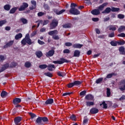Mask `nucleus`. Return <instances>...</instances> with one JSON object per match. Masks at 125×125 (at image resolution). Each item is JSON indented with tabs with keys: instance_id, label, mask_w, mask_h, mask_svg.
I'll use <instances>...</instances> for the list:
<instances>
[{
	"instance_id": "37",
	"label": "nucleus",
	"mask_w": 125,
	"mask_h": 125,
	"mask_svg": "<svg viewBox=\"0 0 125 125\" xmlns=\"http://www.w3.org/2000/svg\"><path fill=\"white\" fill-rule=\"evenodd\" d=\"M88 123V118H87V116H85L83 118V125H85Z\"/></svg>"
},
{
	"instance_id": "1",
	"label": "nucleus",
	"mask_w": 125,
	"mask_h": 125,
	"mask_svg": "<svg viewBox=\"0 0 125 125\" xmlns=\"http://www.w3.org/2000/svg\"><path fill=\"white\" fill-rule=\"evenodd\" d=\"M48 122L49 120L46 117H38L35 121V124L37 125H46Z\"/></svg>"
},
{
	"instance_id": "54",
	"label": "nucleus",
	"mask_w": 125,
	"mask_h": 125,
	"mask_svg": "<svg viewBox=\"0 0 125 125\" xmlns=\"http://www.w3.org/2000/svg\"><path fill=\"white\" fill-rule=\"evenodd\" d=\"M5 60V58H4V56L0 55V62H3Z\"/></svg>"
},
{
	"instance_id": "64",
	"label": "nucleus",
	"mask_w": 125,
	"mask_h": 125,
	"mask_svg": "<svg viewBox=\"0 0 125 125\" xmlns=\"http://www.w3.org/2000/svg\"><path fill=\"white\" fill-rule=\"evenodd\" d=\"M63 53H70V50H69L68 49H65L63 51Z\"/></svg>"
},
{
	"instance_id": "48",
	"label": "nucleus",
	"mask_w": 125,
	"mask_h": 125,
	"mask_svg": "<svg viewBox=\"0 0 125 125\" xmlns=\"http://www.w3.org/2000/svg\"><path fill=\"white\" fill-rule=\"evenodd\" d=\"M39 68L40 69H46V68H47V65L46 64H41L39 65Z\"/></svg>"
},
{
	"instance_id": "8",
	"label": "nucleus",
	"mask_w": 125,
	"mask_h": 125,
	"mask_svg": "<svg viewBox=\"0 0 125 125\" xmlns=\"http://www.w3.org/2000/svg\"><path fill=\"white\" fill-rule=\"evenodd\" d=\"M21 121H22V117L20 116H17L14 119V122L15 125H21V123H20Z\"/></svg>"
},
{
	"instance_id": "31",
	"label": "nucleus",
	"mask_w": 125,
	"mask_h": 125,
	"mask_svg": "<svg viewBox=\"0 0 125 125\" xmlns=\"http://www.w3.org/2000/svg\"><path fill=\"white\" fill-rule=\"evenodd\" d=\"M103 105L104 109H108V105L105 101H103L102 104H100V106H102Z\"/></svg>"
},
{
	"instance_id": "36",
	"label": "nucleus",
	"mask_w": 125,
	"mask_h": 125,
	"mask_svg": "<svg viewBox=\"0 0 125 125\" xmlns=\"http://www.w3.org/2000/svg\"><path fill=\"white\" fill-rule=\"evenodd\" d=\"M20 21L23 23V24H28V20L24 18H21L20 19Z\"/></svg>"
},
{
	"instance_id": "46",
	"label": "nucleus",
	"mask_w": 125,
	"mask_h": 125,
	"mask_svg": "<svg viewBox=\"0 0 125 125\" xmlns=\"http://www.w3.org/2000/svg\"><path fill=\"white\" fill-rule=\"evenodd\" d=\"M103 81V78H100L96 81L95 83H96L98 84V83H102Z\"/></svg>"
},
{
	"instance_id": "16",
	"label": "nucleus",
	"mask_w": 125,
	"mask_h": 125,
	"mask_svg": "<svg viewBox=\"0 0 125 125\" xmlns=\"http://www.w3.org/2000/svg\"><path fill=\"white\" fill-rule=\"evenodd\" d=\"M54 100L52 98L48 99L45 102V105H51L53 104Z\"/></svg>"
},
{
	"instance_id": "5",
	"label": "nucleus",
	"mask_w": 125,
	"mask_h": 125,
	"mask_svg": "<svg viewBox=\"0 0 125 125\" xmlns=\"http://www.w3.org/2000/svg\"><path fill=\"white\" fill-rule=\"evenodd\" d=\"M58 26V20L56 19L52 20L49 25L50 30H54L56 29Z\"/></svg>"
},
{
	"instance_id": "22",
	"label": "nucleus",
	"mask_w": 125,
	"mask_h": 125,
	"mask_svg": "<svg viewBox=\"0 0 125 125\" xmlns=\"http://www.w3.org/2000/svg\"><path fill=\"white\" fill-rule=\"evenodd\" d=\"M93 96L91 94H88L85 97V99H86V100H93Z\"/></svg>"
},
{
	"instance_id": "35",
	"label": "nucleus",
	"mask_w": 125,
	"mask_h": 125,
	"mask_svg": "<svg viewBox=\"0 0 125 125\" xmlns=\"http://www.w3.org/2000/svg\"><path fill=\"white\" fill-rule=\"evenodd\" d=\"M11 8V6L9 4H6L4 6V9L6 10L7 11H9L10 10V8Z\"/></svg>"
},
{
	"instance_id": "13",
	"label": "nucleus",
	"mask_w": 125,
	"mask_h": 125,
	"mask_svg": "<svg viewBox=\"0 0 125 125\" xmlns=\"http://www.w3.org/2000/svg\"><path fill=\"white\" fill-rule=\"evenodd\" d=\"M54 53H55V51L53 49L49 50L48 52L46 53V56L47 57H51L54 55Z\"/></svg>"
},
{
	"instance_id": "59",
	"label": "nucleus",
	"mask_w": 125,
	"mask_h": 125,
	"mask_svg": "<svg viewBox=\"0 0 125 125\" xmlns=\"http://www.w3.org/2000/svg\"><path fill=\"white\" fill-rule=\"evenodd\" d=\"M65 46H72L73 45V43L70 42H66L65 43Z\"/></svg>"
},
{
	"instance_id": "3",
	"label": "nucleus",
	"mask_w": 125,
	"mask_h": 125,
	"mask_svg": "<svg viewBox=\"0 0 125 125\" xmlns=\"http://www.w3.org/2000/svg\"><path fill=\"white\" fill-rule=\"evenodd\" d=\"M26 43L31 45L33 42H32V40L30 38V34L27 33L24 39H23L21 41V44L22 45H26Z\"/></svg>"
},
{
	"instance_id": "53",
	"label": "nucleus",
	"mask_w": 125,
	"mask_h": 125,
	"mask_svg": "<svg viewBox=\"0 0 125 125\" xmlns=\"http://www.w3.org/2000/svg\"><path fill=\"white\" fill-rule=\"evenodd\" d=\"M86 94V91L83 90L80 93V96H83L85 95Z\"/></svg>"
},
{
	"instance_id": "14",
	"label": "nucleus",
	"mask_w": 125,
	"mask_h": 125,
	"mask_svg": "<svg viewBox=\"0 0 125 125\" xmlns=\"http://www.w3.org/2000/svg\"><path fill=\"white\" fill-rule=\"evenodd\" d=\"M31 3L32 5L29 7V9H30V10H33V9H35L37 6V1H36L35 0H32L31 1Z\"/></svg>"
},
{
	"instance_id": "63",
	"label": "nucleus",
	"mask_w": 125,
	"mask_h": 125,
	"mask_svg": "<svg viewBox=\"0 0 125 125\" xmlns=\"http://www.w3.org/2000/svg\"><path fill=\"white\" fill-rule=\"evenodd\" d=\"M70 119L71 120H72V121H75V120H76V116L75 115L72 114L70 117Z\"/></svg>"
},
{
	"instance_id": "33",
	"label": "nucleus",
	"mask_w": 125,
	"mask_h": 125,
	"mask_svg": "<svg viewBox=\"0 0 125 125\" xmlns=\"http://www.w3.org/2000/svg\"><path fill=\"white\" fill-rule=\"evenodd\" d=\"M116 27H118L117 25H110L109 26V29L110 31H116L117 30V28Z\"/></svg>"
},
{
	"instance_id": "60",
	"label": "nucleus",
	"mask_w": 125,
	"mask_h": 125,
	"mask_svg": "<svg viewBox=\"0 0 125 125\" xmlns=\"http://www.w3.org/2000/svg\"><path fill=\"white\" fill-rule=\"evenodd\" d=\"M117 37H120L121 38H125V34L124 33H122L120 34H118Z\"/></svg>"
},
{
	"instance_id": "17",
	"label": "nucleus",
	"mask_w": 125,
	"mask_h": 125,
	"mask_svg": "<svg viewBox=\"0 0 125 125\" xmlns=\"http://www.w3.org/2000/svg\"><path fill=\"white\" fill-rule=\"evenodd\" d=\"M91 13L93 14V15H99V14H100V11H99L98 9H95L91 11Z\"/></svg>"
},
{
	"instance_id": "30",
	"label": "nucleus",
	"mask_w": 125,
	"mask_h": 125,
	"mask_svg": "<svg viewBox=\"0 0 125 125\" xmlns=\"http://www.w3.org/2000/svg\"><path fill=\"white\" fill-rule=\"evenodd\" d=\"M125 47L124 46H121L119 47V50L120 52H122L121 54H122V55H125Z\"/></svg>"
},
{
	"instance_id": "4",
	"label": "nucleus",
	"mask_w": 125,
	"mask_h": 125,
	"mask_svg": "<svg viewBox=\"0 0 125 125\" xmlns=\"http://www.w3.org/2000/svg\"><path fill=\"white\" fill-rule=\"evenodd\" d=\"M58 30H54L48 32V35H49V36H52V38L53 40L58 41V40H60V37H59V36L57 35H58Z\"/></svg>"
},
{
	"instance_id": "15",
	"label": "nucleus",
	"mask_w": 125,
	"mask_h": 125,
	"mask_svg": "<svg viewBox=\"0 0 125 125\" xmlns=\"http://www.w3.org/2000/svg\"><path fill=\"white\" fill-rule=\"evenodd\" d=\"M65 11H66L65 9H62V10H61V11H59V10L57 9H55L54 10V12H55V13H56V14H57V15H60L62 13H64Z\"/></svg>"
},
{
	"instance_id": "7",
	"label": "nucleus",
	"mask_w": 125,
	"mask_h": 125,
	"mask_svg": "<svg viewBox=\"0 0 125 125\" xmlns=\"http://www.w3.org/2000/svg\"><path fill=\"white\" fill-rule=\"evenodd\" d=\"M119 89L121 91H125V79L121 80V81L118 83Z\"/></svg>"
},
{
	"instance_id": "40",
	"label": "nucleus",
	"mask_w": 125,
	"mask_h": 125,
	"mask_svg": "<svg viewBox=\"0 0 125 125\" xmlns=\"http://www.w3.org/2000/svg\"><path fill=\"white\" fill-rule=\"evenodd\" d=\"M106 95L107 97H110L111 96V90L109 88L106 89Z\"/></svg>"
},
{
	"instance_id": "58",
	"label": "nucleus",
	"mask_w": 125,
	"mask_h": 125,
	"mask_svg": "<svg viewBox=\"0 0 125 125\" xmlns=\"http://www.w3.org/2000/svg\"><path fill=\"white\" fill-rule=\"evenodd\" d=\"M37 15L39 17H42V16H43V15H44V13L42 12H40L38 13Z\"/></svg>"
},
{
	"instance_id": "23",
	"label": "nucleus",
	"mask_w": 125,
	"mask_h": 125,
	"mask_svg": "<svg viewBox=\"0 0 125 125\" xmlns=\"http://www.w3.org/2000/svg\"><path fill=\"white\" fill-rule=\"evenodd\" d=\"M83 46V45L80 43H76L73 45V48H82Z\"/></svg>"
},
{
	"instance_id": "6",
	"label": "nucleus",
	"mask_w": 125,
	"mask_h": 125,
	"mask_svg": "<svg viewBox=\"0 0 125 125\" xmlns=\"http://www.w3.org/2000/svg\"><path fill=\"white\" fill-rule=\"evenodd\" d=\"M71 62V61L69 60H67L64 58H61L60 59V61H53V63L54 64H64V63H70Z\"/></svg>"
},
{
	"instance_id": "24",
	"label": "nucleus",
	"mask_w": 125,
	"mask_h": 125,
	"mask_svg": "<svg viewBox=\"0 0 125 125\" xmlns=\"http://www.w3.org/2000/svg\"><path fill=\"white\" fill-rule=\"evenodd\" d=\"M18 9V7H14L12 8L9 11L10 14H14L16 12V10Z\"/></svg>"
},
{
	"instance_id": "45",
	"label": "nucleus",
	"mask_w": 125,
	"mask_h": 125,
	"mask_svg": "<svg viewBox=\"0 0 125 125\" xmlns=\"http://www.w3.org/2000/svg\"><path fill=\"white\" fill-rule=\"evenodd\" d=\"M7 22L6 20L0 21V27H2V25H4Z\"/></svg>"
},
{
	"instance_id": "47",
	"label": "nucleus",
	"mask_w": 125,
	"mask_h": 125,
	"mask_svg": "<svg viewBox=\"0 0 125 125\" xmlns=\"http://www.w3.org/2000/svg\"><path fill=\"white\" fill-rule=\"evenodd\" d=\"M120 10V8H115V7H112L111 8V11L112 12H117V11H119Z\"/></svg>"
},
{
	"instance_id": "57",
	"label": "nucleus",
	"mask_w": 125,
	"mask_h": 125,
	"mask_svg": "<svg viewBox=\"0 0 125 125\" xmlns=\"http://www.w3.org/2000/svg\"><path fill=\"white\" fill-rule=\"evenodd\" d=\"M115 37V32H113L108 34V38H114Z\"/></svg>"
},
{
	"instance_id": "27",
	"label": "nucleus",
	"mask_w": 125,
	"mask_h": 125,
	"mask_svg": "<svg viewBox=\"0 0 125 125\" xmlns=\"http://www.w3.org/2000/svg\"><path fill=\"white\" fill-rule=\"evenodd\" d=\"M107 3H104L103 4L100 5L98 7V10H103V9H104V7H105V6H106V5H107Z\"/></svg>"
},
{
	"instance_id": "2",
	"label": "nucleus",
	"mask_w": 125,
	"mask_h": 125,
	"mask_svg": "<svg viewBox=\"0 0 125 125\" xmlns=\"http://www.w3.org/2000/svg\"><path fill=\"white\" fill-rule=\"evenodd\" d=\"M78 6V5L75 3H71L70 5V9L69 10V13L73 15H79L80 14L81 12L79 11L76 7Z\"/></svg>"
},
{
	"instance_id": "11",
	"label": "nucleus",
	"mask_w": 125,
	"mask_h": 125,
	"mask_svg": "<svg viewBox=\"0 0 125 125\" xmlns=\"http://www.w3.org/2000/svg\"><path fill=\"white\" fill-rule=\"evenodd\" d=\"M99 112V110L96 107H92L90 110V114L91 115H95V114H97Z\"/></svg>"
},
{
	"instance_id": "25",
	"label": "nucleus",
	"mask_w": 125,
	"mask_h": 125,
	"mask_svg": "<svg viewBox=\"0 0 125 125\" xmlns=\"http://www.w3.org/2000/svg\"><path fill=\"white\" fill-rule=\"evenodd\" d=\"M82 83H83V81H75L73 82L74 86H78L79 85H81Z\"/></svg>"
},
{
	"instance_id": "50",
	"label": "nucleus",
	"mask_w": 125,
	"mask_h": 125,
	"mask_svg": "<svg viewBox=\"0 0 125 125\" xmlns=\"http://www.w3.org/2000/svg\"><path fill=\"white\" fill-rule=\"evenodd\" d=\"M117 17L119 19H124V18H125V16L123 14H120L118 15Z\"/></svg>"
},
{
	"instance_id": "43",
	"label": "nucleus",
	"mask_w": 125,
	"mask_h": 125,
	"mask_svg": "<svg viewBox=\"0 0 125 125\" xmlns=\"http://www.w3.org/2000/svg\"><path fill=\"white\" fill-rule=\"evenodd\" d=\"M31 64L30 62H26L24 63V67H25L26 68H30V67H31Z\"/></svg>"
},
{
	"instance_id": "51",
	"label": "nucleus",
	"mask_w": 125,
	"mask_h": 125,
	"mask_svg": "<svg viewBox=\"0 0 125 125\" xmlns=\"http://www.w3.org/2000/svg\"><path fill=\"white\" fill-rule=\"evenodd\" d=\"M118 45H124V44H125V42L123 41H120L119 42H118Z\"/></svg>"
},
{
	"instance_id": "49",
	"label": "nucleus",
	"mask_w": 125,
	"mask_h": 125,
	"mask_svg": "<svg viewBox=\"0 0 125 125\" xmlns=\"http://www.w3.org/2000/svg\"><path fill=\"white\" fill-rule=\"evenodd\" d=\"M73 86H75L74 85V82L73 83H68L67 84V87L68 88H72V87H73Z\"/></svg>"
},
{
	"instance_id": "38",
	"label": "nucleus",
	"mask_w": 125,
	"mask_h": 125,
	"mask_svg": "<svg viewBox=\"0 0 125 125\" xmlns=\"http://www.w3.org/2000/svg\"><path fill=\"white\" fill-rule=\"evenodd\" d=\"M23 35H22V33H19L15 36V39L17 40H19V39H21Z\"/></svg>"
},
{
	"instance_id": "62",
	"label": "nucleus",
	"mask_w": 125,
	"mask_h": 125,
	"mask_svg": "<svg viewBox=\"0 0 125 125\" xmlns=\"http://www.w3.org/2000/svg\"><path fill=\"white\" fill-rule=\"evenodd\" d=\"M92 20L94 22H98V21H99V19L98 18H92Z\"/></svg>"
},
{
	"instance_id": "29",
	"label": "nucleus",
	"mask_w": 125,
	"mask_h": 125,
	"mask_svg": "<svg viewBox=\"0 0 125 125\" xmlns=\"http://www.w3.org/2000/svg\"><path fill=\"white\" fill-rule=\"evenodd\" d=\"M125 30V26L121 25L118 29V33H122V32H124Z\"/></svg>"
},
{
	"instance_id": "26",
	"label": "nucleus",
	"mask_w": 125,
	"mask_h": 125,
	"mask_svg": "<svg viewBox=\"0 0 125 125\" xmlns=\"http://www.w3.org/2000/svg\"><path fill=\"white\" fill-rule=\"evenodd\" d=\"M35 55H36L38 58H41L42 56V52L41 51H36L35 53Z\"/></svg>"
},
{
	"instance_id": "61",
	"label": "nucleus",
	"mask_w": 125,
	"mask_h": 125,
	"mask_svg": "<svg viewBox=\"0 0 125 125\" xmlns=\"http://www.w3.org/2000/svg\"><path fill=\"white\" fill-rule=\"evenodd\" d=\"M73 92H68V93H64L62 94V96H67V95H70L71 94H73Z\"/></svg>"
},
{
	"instance_id": "28",
	"label": "nucleus",
	"mask_w": 125,
	"mask_h": 125,
	"mask_svg": "<svg viewBox=\"0 0 125 125\" xmlns=\"http://www.w3.org/2000/svg\"><path fill=\"white\" fill-rule=\"evenodd\" d=\"M72 27V24L70 23H67L66 24L62 25V27L64 29H68Z\"/></svg>"
},
{
	"instance_id": "32",
	"label": "nucleus",
	"mask_w": 125,
	"mask_h": 125,
	"mask_svg": "<svg viewBox=\"0 0 125 125\" xmlns=\"http://www.w3.org/2000/svg\"><path fill=\"white\" fill-rule=\"evenodd\" d=\"M111 11H112V10L111 9V8L110 7H107L105 8V9L102 12L103 14L104 13H110V12H111Z\"/></svg>"
},
{
	"instance_id": "18",
	"label": "nucleus",
	"mask_w": 125,
	"mask_h": 125,
	"mask_svg": "<svg viewBox=\"0 0 125 125\" xmlns=\"http://www.w3.org/2000/svg\"><path fill=\"white\" fill-rule=\"evenodd\" d=\"M21 102V99L19 98H16L13 100V103L14 105H17L19 103Z\"/></svg>"
},
{
	"instance_id": "39",
	"label": "nucleus",
	"mask_w": 125,
	"mask_h": 125,
	"mask_svg": "<svg viewBox=\"0 0 125 125\" xmlns=\"http://www.w3.org/2000/svg\"><path fill=\"white\" fill-rule=\"evenodd\" d=\"M44 75L46 76V77H48L49 78H52V77H53L52 73H50V72H45L44 73Z\"/></svg>"
},
{
	"instance_id": "12",
	"label": "nucleus",
	"mask_w": 125,
	"mask_h": 125,
	"mask_svg": "<svg viewBox=\"0 0 125 125\" xmlns=\"http://www.w3.org/2000/svg\"><path fill=\"white\" fill-rule=\"evenodd\" d=\"M14 43V41H10L9 42H7L5 45H4L3 47V49L5 48H8V47H10L13 43Z\"/></svg>"
},
{
	"instance_id": "19",
	"label": "nucleus",
	"mask_w": 125,
	"mask_h": 125,
	"mask_svg": "<svg viewBox=\"0 0 125 125\" xmlns=\"http://www.w3.org/2000/svg\"><path fill=\"white\" fill-rule=\"evenodd\" d=\"M81 55V51L79 50H75L74 52V57H80Z\"/></svg>"
},
{
	"instance_id": "42",
	"label": "nucleus",
	"mask_w": 125,
	"mask_h": 125,
	"mask_svg": "<svg viewBox=\"0 0 125 125\" xmlns=\"http://www.w3.org/2000/svg\"><path fill=\"white\" fill-rule=\"evenodd\" d=\"M86 105L87 106H93V105H94V102H86Z\"/></svg>"
},
{
	"instance_id": "21",
	"label": "nucleus",
	"mask_w": 125,
	"mask_h": 125,
	"mask_svg": "<svg viewBox=\"0 0 125 125\" xmlns=\"http://www.w3.org/2000/svg\"><path fill=\"white\" fill-rule=\"evenodd\" d=\"M47 67L48 68V71H53V69H55V65H54V64H48Z\"/></svg>"
},
{
	"instance_id": "34",
	"label": "nucleus",
	"mask_w": 125,
	"mask_h": 125,
	"mask_svg": "<svg viewBox=\"0 0 125 125\" xmlns=\"http://www.w3.org/2000/svg\"><path fill=\"white\" fill-rule=\"evenodd\" d=\"M110 44H111V45H112V46H117V45H118V41H112L110 42Z\"/></svg>"
},
{
	"instance_id": "9",
	"label": "nucleus",
	"mask_w": 125,
	"mask_h": 125,
	"mask_svg": "<svg viewBox=\"0 0 125 125\" xmlns=\"http://www.w3.org/2000/svg\"><path fill=\"white\" fill-rule=\"evenodd\" d=\"M28 6L29 4L28 3L23 2L22 5H21L20 7L19 8V11H24Z\"/></svg>"
},
{
	"instance_id": "41",
	"label": "nucleus",
	"mask_w": 125,
	"mask_h": 125,
	"mask_svg": "<svg viewBox=\"0 0 125 125\" xmlns=\"http://www.w3.org/2000/svg\"><path fill=\"white\" fill-rule=\"evenodd\" d=\"M6 95H7V93L6 92V91H3L1 92L0 94V96L1 97H2V98H3V97H5V96H6Z\"/></svg>"
},
{
	"instance_id": "10",
	"label": "nucleus",
	"mask_w": 125,
	"mask_h": 125,
	"mask_svg": "<svg viewBox=\"0 0 125 125\" xmlns=\"http://www.w3.org/2000/svg\"><path fill=\"white\" fill-rule=\"evenodd\" d=\"M9 67V63L8 62L6 63L5 64H3L0 69V73H1L6 70V69H8Z\"/></svg>"
},
{
	"instance_id": "56",
	"label": "nucleus",
	"mask_w": 125,
	"mask_h": 125,
	"mask_svg": "<svg viewBox=\"0 0 125 125\" xmlns=\"http://www.w3.org/2000/svg\"><path fill=\"white\" fill-rule=\"evenodd\" d=\"M49 23V20H44L42 24V26H45V25H47Z\"/></svg>"
},
{
	"instance_id": "44",
	"label": "nucleus",
	"mask_w": 125,
	"mask_h": 125,
	"mask_svg": "<svg viewBox=\"0 0 125 125\" xmlns=\"http://www.w3.org/2000/svg\"><path fill=\"white\" fill-rule=\"evenodd\" d=\"M17 66V63L16 62H12L10 65V68H14Z\"/></svg>"
},
{
	"instance_id": "20",
	"label": "nucleus",
	"mask_w": 125,
	"mask_h": 125,
	"mask_svg": "<svg viewBox=\"0 0 125 125\" xmlns=\"http://www.w3.org/2000/svg\"><path fill=\"white\" fill-rule=\"evenodd\" d=\"M116 77V76H118V73H109L106 76V79H111L113 77V76Z\"/></svg>"
},
{
	"instance_id": "55",
	"label": "nucleus",
	"mask_w": 125,
	"mask_h": 125,
	"mask_svg": "<svg viewBox=\"0 0 125 125\" xmlns=\"http://www.w3.org/2000/svg\"><path fill=\"white\" fill-rule=\"evenodd\" d=\"M29 115L31 116V119H34V118H36V117H37V115H36L35 114L33 113L32 112H30Z\"/></svg>"
},
{
	"instance_id": "52",
	"label": "nucleus",
	"mask_w": 125,
	"mask_h": 125,
	"mask_svg": "<svg viewBox=\"0 0 125 125\" xmlns=\"http://www.w3.org/2000/svg\"><path fill=\"white\" fill-rule=\"evenodd\" d=\"M57 75L59 77H64V72H62L61 71H59L57 72Z\"/></svg>"
}]
</instances>
